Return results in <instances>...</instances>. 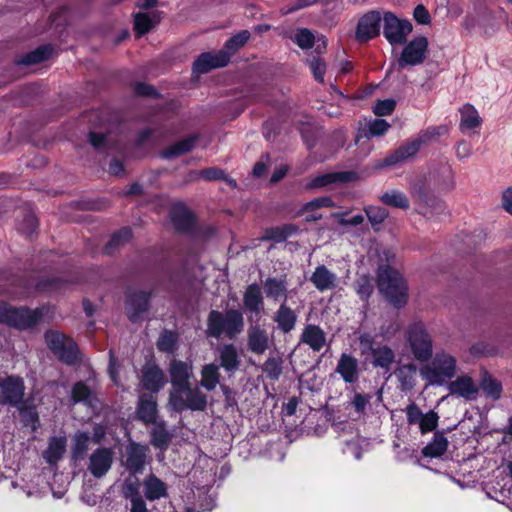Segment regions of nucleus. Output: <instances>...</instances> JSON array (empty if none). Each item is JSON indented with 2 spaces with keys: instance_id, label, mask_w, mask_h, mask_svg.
Instances as JSON below:
<instances>
[{
  "instance_id": "f257e3e1",
  "label": "nucleus",
  "mask_w": 512,
  "mask_h": 512,
  "mask_svg": "<svg viewBox=\"0 0 512 512\" xmlns=\"http://www.w3.org/2000/svg\"><path fill=\"white\" fill-rule=\"evenodd\" d=\"M377 285L381 294L395 308H402L408 301V286L402 275L390 267L382 265L377 270Z\"/></svg>"
},
{
  "instance_id": "f03ea898",
  "label": "nucleus",
  "mask_w": 512,
  "mask_h": 512,
  "mask_svg": "<svg viewBox=\"0 0 512 512\" xmlns=\"http://www.w3.org/2000/svg\"><path fill=\"white\" fill-rule=\"evenodd\" d=\"M424 363L419 372L427 385L442 386L457 374L456 358L444 350L436 352L429 361Z\"/></svg>"
},
{
  "instance_id": "7ed1b4c3",
  "label": "nucleus",
  "mask_w": 512,
  "mask_h": 512,
  "mask_svg": "<svg viewBox=\"0 0 512 512\" xmlns=\"http://www.w3.org/2000/svg\"><path fill=\"white\" fill-rule=\"evenodd\" d=\"M244 327L243 315L238 310H228L225 314L212 310L207 319V335L220 338L225 334L229 338L235 337Z\"/></svg>"
},
{
  "instance_id": "20e7f679",
  "label": "nucleus",
  "mask_w": 512,
  "mask_h": 512,
  "mask_svg": "<svg viewBox=\"0 0 512 512\" xmlns=\"http://www.w3.org/2000/svg\"><path fill=\"white\" fill-rule=\"evenodd\" d=\"M405 340L416 361L422 363L432 358L434 340L423 322L418 321L408 325Z\"/></svg>"
},
{
  "instance_id": "39448f33",
  "label": "nucleus",
  "mask_w": 512,
  "mask_h": 512,
  "mask_svg": "<svg viewBox=\"0 0 512 512\" xmlns=\"http://www.w3.org/2000/svg\"><path fill=\"white\" fill-rule=\"evenodd\" d=\"M169 405L176 412L204 411L208 405V398L198 386L190 384L178 390H170Z\"/></svg>"
},
{
  "instance_id": "423d86ee",
  "label": "nucleus",
  "mask_w": 512,
  "mask_h": 512,
  "mask_svg": "<svg viewBox=\"0 0 512 512\" xmlns=\"http://www.w3.org/2000/svg\"><path fill=\"white\" fill-rule=\"evenodd\" d=\"M436 135H439V131L436 128L422 132L418 138L401 145L398 149L387 155L385 158L377 161L375 167L377 169L393 167L401 162L406 161L418 152L423 143L432 139Z\"/></svg>"
},
{
  "instance_id": "0eeeda50",
  "label": "nucleus",
  "mask_w": 512,
  "mask_h": 512,
  "mask_svg": "<svg viewBox=\"0 0 512 512\" xmlns=\"http://www.w3.org/2000/svg\"><path fill=\"white\" fill-rule=\"evenodd\" d=\"M41 317L42 311L39 309L15 308L5 303L0 305V323L17 329L31 328L40 321Z\"/></svg>"
},
{
  "instance_id": "6e6552de",
  "label": "nucleus",
  "mask_w": 512,
  "mask_h": 512,
  "mask_svg": "<svg viewBox=\"0 0 512 512\" xmlns=\"http://www.w3.org/2000/svg\"><path fill=\"white\" fill-rule=\"evenodd\" d=\"M48 348L67 365H73L78 361V347L73 339L66 337L59 331L50 330L44 335Z\"/></svg>"
},
{
  "instance_id": "1a4fd4ad",
  "label": "nucleus",
  "mask_w": 512,
  "mask_h": 512,
  "mask_svg": "<svg viewBox=\"0 0 512 512\" xmlns=\"http://www.w3.org/2000/svg\"><path fill=\"white\" fill-rule=\"evenodd\" d=\"M24 395L23 378L16 375L2 376L0 374V405L19 407L23 403Z\"/></svg>"
},
{
  "instance_id": "9d476101",
  "label": "nucleus",
  "mask_w": 512,
  "mask_h": 512,
  "mask_svg": "<svg viewBox=\"0 0 512 512\" xmlns=\"http://www.w3.org/2000/svg\"><path fill=\"white\" fill-rule=\"evenodd\" d=\"M428 52V39L425 36H417L408 42L399 58L397 59V67L399 70L408 66H417L424 63Z\"/></svg>"
},
{
  "instance_id": "9b49d317",
  "label": "nucleus",
  "mask_w": 512,
  "mask_h": 512,
  "mask_svg": "<svg viewBox=\"0 0 512 512\" xmlns=\"http://www.w3.org/2000/svg\"><path fill=\"white\" fill-rule=\"evenodd\" d=\"M383 22V34L391 45H403L407 42V36L413 30L410 21L401 20L392 12H386L383 16Z\"/></svg>"
},
{
  "instance_id": "f8f14e48",
  "label": "nucleus",
  "mask_w": 512,
  "mask_h": 512,
  "mask_svg": "<svg viewBox=\"0 0 512 512\" xmlns=\"http://www.w3.org/2000/svg\"><path fill=\"white\" fill-rule=\"evenodd\" d=\"M263 289L265 296L275 303H288L295 295L296 289L288 288V280L286 275L280 277H267L263 281Z\"/></svg>"
},
{
  "instance_id": "ddd939ff",
  "label": "nucleus",
  "mask_w": 512,
  "mask_h": 512,
  "mask_svg": "<svg viewBox=\"0 0 512 512\" xmlns=\"http://www.w3.org/2000/svg\"><path fill=\"white\" fill-rule=\"evenodd\" d=\"M381 21V13L376 10L369 11L361 16L355 31L356 40L359 43H365L377 37L380 34Z\"/></svg>"
},
{
  "instance_id": "4468645a",
  "label": "nucleus",
  "mask_w": 512,
  "mask_h": 512,
  "mask_svg": "<svg viewBox=\"0 0 512 512\" xmlns=\"http://www.w3.org/2000/svg\"><path fill=\"white\" fill-rule=\"evenodd\" d=\"M140 384L152 393L159 392L167 382L164 371L154 361H147L140 370Z\"/></svg>"
},
{
  "instance_id": "2eb2a0df",
  "label": "nucleus",
  "mask_w": 512,
  "mask_h": 512,
  "mask_svg": "<svg viewBox=\"0 0 512 512\" xmlns=\"http://www.w3.org/2000/svg\"><path fill=\"white\" fill-rule=\"evenodd\" d=\"M412 195L417 202L424 205V214L427 216L432 217L441 215L446 210L445 202L437 197H434L431 193L430 187L424 183L415 185L412 189Z\"/></svg>"
},
{
  "instance_id": "dca6fc26",
  "label": "nucleus",
  "mask_w": 512,
  "mask_h": 512,
  "mask_svg": "<svg viewBox=\"0 0 512 512\" xmlns=\"http://www.w3.org/2000/svg\"><path fill=\"white\" fill-rule=\"evenodd\" d=\"M113 460L114 452L111 448L99 447L89 456L87 470L95 478H102L111 469Z\"/></svg>"
},
{
  "instance_id": "f3484780",
  "label": "nucleus",
  "mask_w": 512,
  "mask_h": 512,
  "mask_svg": "<svg viewBox=\"0 0 512 512\" xmlns=\"http://www.w3.org/2000/svg\"><path fill=\"white\" fill-rule=\"evenodd\" d=\"M171 390H178L192 384L194 378L193 364L191 361H182L178 359L171 360L168 368Z\"/></svg>"
},
{
  "instance_id": "a211bd4d",
  "label": "nucleus",
  "mask_w": 512,
  "mask_h": 512,
  "mask_svg": "<svg viewBox=\"0 0 512 512\" xmlns=\"http://www.w3.org/2000/svg\"><path fill=\"white\" fill-rule=\"evenodd\" d=\"M229 63V53L219 50L216 53L205 52L200 54L193 62V73L201 75L208 73L212 69L224 67Z\"/></svg>"
},
{
  "instance_id": "6ab92c4d",
  "label": "nucleus",
  "mask_w": 512,
  "mask_h": 512,
  "mask_svg": "<svg viewBox=\"0 0 512 512\" xmlns=\"http://www.w3.org/2000/svg\"><path fill=\"white\" fill-rule=\"evenodd\" d=\"M276 328L283 334H289L296 327L298 310L293 309L288 303L280 304L272 316Z\"/></svg>"
},
{
  "instance_id": "aec40b11",
  "label": "nucleus",
  "mask_w": 512,
  "mask_h": 512,
  "mask_svg": "<svg viewBox=\"0 0 512 512\" xmlns=\"http://www.w3.org/2000/svg\"><path fill=\"white\" fill-rule=\"evenodd\" d=\"M448 391L451 395L464 398L465 400H475L479 393L478 385L468 375L457 377L448 383Z\"/></svg>"
},
{
  "instance_id": "412c9836",
  "label": "nucleus",
  "mask_w": 512,
  "mask_h": 512,
  "mask_svg": "<svg viewBox=\"0 0 512 512\" xmlns=\"http://www.w3.org/2000/svg\"><path fill=\"white\" fill-rule=\"evenodd\" d=\"M300 343L306 344L314 352H319L327 345L326 333L317 325L307 324L300 335Z\"/></svg>"
},
{
  "instance_id": "4be33fe9",
  "label": "nucleus",
  "mask_w": 512,
  "mask_h": 512,
  "mask_svg": "<svg viewBox=\"0 0 512 512\" xmlns=\"http://www.w3.org/2000/svg\"><path fill=\"white\" fill-rule=\"evenodd\" d=\"M147 448L137 443H130L126 447L125 466L132 473L142 472L146 462Z\"/></svg>"
},
{
  "instance_id": "5701e85b",
  "label": "nucleus",
  "mask_w": 512,
  "mask_h": 512,
  "mask_svg": "<svg viewBox=\"0 0 512 512\" xmlns=\"http://www.w3.org/2000/svg\"><path fill=\"white\" fill-rule=\"evenodd\" d=\"M247 346L252 353L263 354L269 347L267 331L259 325L250 326L247 331Z\"/></svg>"
},
{
  "instance_id": "b1692460",
  "label": "nucleus",
  "mask_w": 512,
  "mask_h": 512,
  "mask_svg": "<svg viewBox=\"0 0 512 512\" xmlns=\"http://www.w3.org/2000/svg\"><path fill=\"white\" fill-rule=\"evenodd\" d=\"M417 365L413 362L399 365L394 374L399 383V389L402 392H408L415 388L417 384Z\"/></svg>"
},
{
  "instance_id": "393cba45",
  "label": "nucleus",
  "mask_w": 512,
  "mask_h": 512,
  "mask_svg": "<svg viewBox=\"0 0 512 512\" xmlns=\"http://www.w3.org/2000/svg\"><path fill=\"white\" fill-rule=\"evenodd\" d=\"M310 281L320 292L333 290L338 284L336 274L331 272L325 265H319L315 268L310 277Z\"/></svg>"
},
{
  "instance_id": "a878e982",
  "label": "nucleus",
  "mask_w": 512,
  "mask_h": 512,
  "mask_svg": "<svg viewBox=\"0 0 512 512\" xmlns=\"http://www.w3.org/2000/svg\"><path fill=\"white\" fill-rule=\"evenodd\" d=\"M358 180L355 171L332 172L315 177L308 185L309 188H320L334 183H348Z\"/></svg>"
},
{
  "instance_id": "bb28decb",
  "label": "nucleus",
  "mask_w": 512,
  "mask_h": 512,
  "mask_svg": "<svg viewBox=\"0 0 512 512\" xmlns=\"http://www.w3.org/2000/svg\"><path fill=\"white\" fill-rule=\"evenodd\" d=\"M219 368L233 374L240 367V359L237 348L233 344H224L217 349Z\"/></svg>"
},
{
  "instance_id": "cd10ccee",
  "label": "nucleus",
  "mask_w": 512,
  "mask_h": 512,
  "mask_svg": "<svg viewBox=\"0 0 512 512\" xmlns=\"http://www.w3.org/2000/svg\"><path fill=\"white\" fill-rule=\"evenodd\" d=\"M151 293L147 291H133L130 293L126 308L131 320L135 321L136 318L149 308Z\"/></svg>"
},
{
  "instance_id": "c85d7f7f",
  "label": "nucleus",
  "mask_w": 512,
  "mask_h": 512,
  "mask_svg": "<svg viewBox=\"0 0 512 512\" xmlns=\"http://www.w3.org/2000/svg\"><path fill=\"white\" fill-rule=\"evenodd\" d=\"M244 308L253 314L259 315L264 310V298L258 284L248 285L243 294Z\"/></svg>"
},
{
  "instance_id": "c756f323",
  "label": "nucleus",
  "mask_w": 512,
  "mask_h": 512,
  "mask_svg": "<svg viewBox=\"0 0 512 512\" xmlns=\"http://www.w3.org/2000/svg\"><path fill=\"white\" fill-rule=\"evenodd\" d=\"M174 228L179 232H189L193 227V215L183 204H175L169 213Z\"/></svg>"
},
{
  "instance_id": "7c9ffc66",
  "label": "nucleus",
  "mask_w": 512,
  "mask_h": 512,
  "mask_svg": "<svg viewBox=\"0 0 512 512\" xmlns=\"http://www.w3.org/2000/svg\"><path fill=\"white\" fill-rule=\"evenodd\" d=\"M336 372H338L346 383H354L358 380V361L350 354L343 353L338 361Z\"/></svg>"
},
{
  "instance_id": "2f4dec72",
  "label": "nucleus",
  "mask_w": 512,
  "mask_h": 512,
  "mask_svg": "<svg viewBox=\"0 0 512 512\" xmlns=\"http://www.w3.org/2000/svg\"><path fill=\"white\" fill-rule=\"evenodd\" d=\"M137 416L145 424L154 423L157 417V402L154 396L142 394L137 404Z\"/></svg>"
},
{
  "instance_id": "473e14b6",
  "label": "nucleus",
  "mask_w": 512,
  "mask_h": 512,
  "mask_svg": "<svg viewBox=\"0 0 512 512\" xmlns=\"http://www.w3.org/2000/svg\"><path fill=\"white\" fill-rule=\"evenodd\" d=\"M371 358V364L374 368H381L388 371L394 363L395 352L388 345L377 344L371 354Z\"/></svg>"
},
{
  "instance_id": "72a5a7b5",
  "label": "nucleus",
  "mask_w": 512,
  "mask_h": 512,
  "mask_svg": "<svg viewBox=\"0 0 512 512\" xmlns=\"http://www.w3.org/2000/svg\"><path fill=\"white\" fill-rule=\"evenodd\" d=\"M431 180L435 188L440 191H450L454 187V173L452 168L443 164L438 169L434 170L431 174Z\"/></svg>"
},
{
  "instance_id": "f704fd0d",
  "label": "nucleus",
  "mask_w": 512,
  "mask_h": 512,
  "mask_svg": "<svg viewBox=\"0 0 512 512\" xmlns=\"http://www.w3.org/2000/svg\"><path fill=\"white\" fill-rule=\"evenodd\" d=\"M143 488L145 497L151 501L167 495L166 484L153 474H150L144 479Z\"/></svg>"
},
{
  "instance_id": "c9c22d12",
  "label": "nucleus",
  "mask_w": 512,
  "mask_h": 512,
  "mask_svg": "<svg viewBox=\"0 0 512 512\" xmlns=\"http://www.w3.org/2000/svg\"><path fill=\"white\" fill-rule=\"evenodd\" d=\"M484 392L485 396L496 401L499 400L502 394V384L499 380L493 377L487 370L481 372V379L479 386Z\"/></svg>"
},
{
  "instance_id": "e433bc0d",
  "label": "nucleus",
  "mask_w": 512,
  "mask_h": 512,
  "mask_svg": "<svg viewBox=\"0 0 512 512\" xmlns=\"http://www.w3.org/2000/svg\"><path fill=\"white\" fill-rule=\"evenodd\" d=\"M65 437H52L49 440L47 449L43 452V457L49 464L58 462L66 451Z\"/></svg>"
},
{
  "instance_id": "4c0bfd02",
  "label": "nucleus",
  "mask_w": 512,
  "mask_h": 512,
  "mask_svg": "<svg viewBox=\"0 0 512 512\" xmlns=\"http://www.w3.org/2000/svg\"><path fill=\"white\" fill-rule=\"evenodd\" d=\"M448 448V440L443 432L437 431L434 433L433 439L423 449L422 455L424 457L436 458L442 456Z\"/></svg>"
},
{
  "instance_id": "58836bf2",
  "label": "nucleus",
  "mask_w": 512,
  "mask_h": 512,
  "mask_svg": "<svg viewBox=\"0 0 512 512\" xmlns=\"http://www.w3.org/2000/svg\"><path fill=\"white\" fill-rule=\"evenodd\" d=\"M200 385L207 391H212L220 382L219 366L215 363L205 364L201 371Z\"/></svg>"
},
{
  "instance_id": "ea45409f",
  "label": "nucleus",
  "mask_w": 512,
  "mask_h": 512,
  "mask_svg": "<svg viewBox=\"0 0 512 512\" xmlns=\"http://www.w3.org/2000/svg\"><path fill=\"white\" fill-rule=\"evenodd\" d=\"M159 22L160 15L157 12L137 13L134 17V29L139 35H144Z\"/></svg>"
},
{
  "instance_id": "a19ab883",
  "label": "nucleus",
  "mask_w": 512,
  "mask_h": 512,
  "mask_svg": "<svg viewBox=\"0 0 512 512\" xmlns=\"http://www.w3.org/2000/svg\"><path fill=\"white\" fill-rule=\"evenodd\" d=\"M379 200L387 206L407 210L410 207L409 199L399 190H388L379 196Z\"/></svg>"
},
{
  "instance_id": "79ce46f5",
  "label": "nucleus",
  "mask_w": 512,
  "mask_h": 512,
  "mask_svg": "<svg viewBox=\"0 0 512 512\" xmlns=\"http://www.w3.org/2000/svg\"><path fill=\"white\" fill-rule=\"evenodd\" d=\"M153 427L151 430L150 443L160 449H166L171 440V434L166 428V424L163 421L152 423Z\"/></svg>"
},
{
  "instance_id": "37998d69",
  "label": "nucleus",
  "mask_w": 512,
  "mask_h": 512,
  "mask_svg": "<svg viewBox=\"0 0 512 512\" xmlns=\"http://www.w3.org/2000/svg\"><path fill=\"white\" fill-rule=\"evenodd\" d=\"M197 139L198 136L196 135L188 137L186 139H182L174 143L170 147L166 148L165 150H163L161 155L163 158L169 159L185 154L194 148Z\"/></svg>"
},
{
  "instance_id": "c03bdc74",
  "label": "nucleus",
  "mask_w": 512,
  "mask_h": 512,
  "mask_svg": "<svg viewBox=\"0 0 512 512\" xmlns=\"http://www.w3.org/2000/svg\"><path fill=\"white\" fill-rule=\"evenodd\" d=\"M53 53V48L50 45L41 46L36 48L34 51L27 53L22 58L18 59L16 63L18 65H33L40 63L48 59Z\"/></svg>"
},
{
  "instance_id": "a18cd8bd",
  "label": "nucleus",
  "mask_w": 512,
  "mask_h": 512,
  "mask_svg": "<svg viewBox=\"0 0 512 512\" xmlns=\"http://www.w3.org/2000/svg\"><path fill=\"white\" fill-rule=\"evenodd\" d=\"M132 237L130 228H122L117 233L113 234L108 243L104 246L103 252L106 255H112L114 252L128 243Z\"/></svg>"
},
{
  "instance_id": "49530a36",
  "label": "nucleus",
  "mask_w": 512,
  "mask_h": 512,
  "mask_svg": "<svg viewBox=\"0 0 512 512\" xmlns=\"http://www.w3.org/2000/svg\"><path fill=\"white\" fill-rule=\"evenodd\" d=\"M283 358L279 355L269 356L262 364V372L270 380H278L283 371Z\"/></svg>"
},
{
  "instance_id": "de8ad7c7",
  "label": "nucleus",
  "mask_w": 512,
  "mask_h": 512,
  "mask_svg": "<svg viewBox=\"0 0 512 512\" xmlns=\"http://www.w3.org/2000/svg\"><path fill=\"white\" fill-rule=\"evenodd\" d=\"M93 399L92 391L84 382L80 381L73 385L70 398L73 404L84 402L88 405H92Z\"/></svg>"
},
{
  "instance_id": "09e8293b",
  "label": "nucleus",
  "mask_w": 512,
  "mask_h": 512,
  "mask_svg": "<svg viewBox=\"0 0 512 512\" xmlns=\"http://www.w3.org/2000/svg\"><path fill=\"white\" fill-rule=\"evenodd\" d=\"M461 122L460 126L466 129H473L478 127L481 124V118L478 115L476 109L470 105L466 104L461 109Z\"/></svg>"
},
{
  "instance_id": "8fccbe9b",
  "label": "nucleus",
  "mask_w": 512,
  "mask_h": 512,
  "mask_svg": "<svg viewBox=\"0 0 512 512\" xmlns=\"http://www.w3.org/2000/svg\"><path fill=\"white\" fill-rule=\"evenodd\" d=\"M90 436L86 432H78L74 436L72 446V458L74 460H80L84 457L88 450V443Z\"/></svg>"
},
{
  "instance_id": "3c124183",
  "label": "nucleus",
  "mask_w": 512,
  "mask_h": 512,
  "mask_svg": "<svg viewBox=\"0 0 512 512\" xmlns=\"http://www.w3.org/2000/svg\"><path fill=\"white\" fill-rule=\"evenodd\" d=\"M250 32L248 30H242L239 33L235 34L231 38H229L222 50L227 51L229 53V58L231 55L236 53L240 48H242L249 40Z\"/></svg>"
},
{
  "instance_id": "603ef678",
  "label": "nucleus",
  "mask_w": 512,
  "mask_h": 512,
  "mask_svg": "<svg viewBox=\"0 0 512 512\" xmlns=\"http://www.w3.org/2000/svg\"><path fill=\"white\" fill-rule=\"evenodd\" d=\"M157 349L161 352L174 353L177 348V335L169 330H164L157 342Z\"/></svg>"
},
{
  "instance_id": "864d4df0",
  "label": "nucleus",
  "mask_w": 512,
  "mask_h": 512,
  "mask_svg": "<svg viewBox=\"0 0 512 512\" xmlns=\"http://www.w3.org/2000/svg\"><path fill=\"white\" fill-rule=\"evenodd\" d=\"M366 216L375 230L387 219L389 212L379 206H368L365 209Z\"/></svg>"
},
{
  "instance_id": "5fc2aeb1",
  "label": "nucleus",
  "mask_w": 512,
  "mask_h": 512,
  "mask_svg": "<svg viewBox=\"0 0 512 512\" xmlns=\"http://www.w3.org/2000/svg\"><path fill=\"white\" fill-rule=\"evenodd\" d=\"M199 177L208 180H225L230 186L236 187L237 183L234 179H228L225 176L224 170L217 168V167H211L207 169H203L199 172Z\"/></svg>"
},
{
  "instance_id": "6e6d98bb",
  "label": "nucleus",
  "mask_w": 512,
  "mask_h": 512,
  "mask_svg": "<svg viewBox=\"0 0 512 512\" xmlns=\"http://www.w3.org/2000/svg\"><path fill=\"white\" fill-rule=\"evenodd\" d=\"M439 415L434 410H430L423 414L419 423V429L422 434L434 431L438 426Z\"/></svg>"
},
{
  "instance_id": "4d7b16f0",
  "label": "nucleus",
  "mask_w": 512,
  "mask_h": 512,
  "mask_svg": "<svg viewBox=\"0 0 512 512\" xmlns=\"http://www.w3.org/2000/svg\"><path fill=\"white\" fill-rule=\"evenodd\" d=\"M390 127V124L384 119H374L368 123L367 130H363L364 137L370 139L374 136L383 135Z\"/></svg>"
},
{
  "instance_id": "13d9d810",
  "label": "nucleus",
  "mask_w": 512,
  "mask_h": 512,
  "mask_svg": "<svg viewBox=\"0 0 512 512\" xmlns=\"http://www.w3.org/2000/svg\"><path fill=\"white\" fill-rule=\"evenodd\" d=\"M313 33L306 28L299 29L295 35V42L301 49H310L314 44Z\"/></svg>"
},
{
  "instance_id": "bf43d9fd",
  "label": "nucleus",
  "mask_w": 512,
  "mask_h": 512,
  "mask_svg": "<svg viewBox=\"0 0 512 512\" xmlns=\"http://www.w3.org/2000/svg\"><path fill=\"white\" fill-rule=\"evenodd\" d=\"M376 346L374 337L370 334L364 333L359 336V349L362 356H371Z\"/></svg>"
},
{
  "instance_id": "052dcab7",
  "label": "nucleus",
  "mask_w": 512,
  "mask_h": 512,
  "mask_svg": "<svg viewBox=\"0 0 512 512\" xmlns=\"http://www.w3.org/2000/svg\"><path fill=\"white\" fill-rule=\"evenodd\" d=\"M333 200L330 197H319L303 204L300 213L316 210L322 207H332Z\"/></svg>"
},
{
  "instance_id": "680f3d73",
  "label": "nucleus",
  "mask_w": 512,
  "mask_h": 512,
  "mask_svg": "<svg viewBox=\"0 0 512 512\" xmlns=\"http://www.w3.org/2000/svg\"><path fill=\"white\" fill-rule=\"evenodd\" d=\"M356 290H357L358 295L362 299H368L374 290L371 278L368 276H361L357 280V289Z\"/></svg>"
},
{
  "instance_id": "e2e57ef3",
  "label": "nucleus",
  "mask_w": 512,
  "mask_h": 512,
  "mask_svg": "<svg viewBox=\"0 0 512 512\" xmlns=\"http://www.w3.org/2000/svg\"><path fill=\"white\" fill-rule=\"evenodd\" d=\"M405 413L407 417V423L409 425H416L420 423L423 413L419 406L415 402H411L405 408Z\"/></svg>"
},
{
  "instance_id": "0e129e2a",
  "label": "nucleus",
  "mask_w": 512,
  "mask_h": 512,
  "mask_svg": "<svg viewBox=\"0 0 512 512\" xmlns=\"http://www.w3.org/2000/svg\"><path fill=\"white\" fill-rule=\"evenodd\" d=\"M308 63L315 79L322 83L324 81V74L326 71V65L323 60L318 57H313L308 60Z\"/></svg>"
},
{
  "instance_id": "69168bd1",
  "label": "nucleus",
  "mask_w": 512,
  "mask_h": 512,
  "mask_svg": "<svg viewBox=\"0 0 512 512\" xmlns=\"http://www.w3.org/2000/svg\"><path fill=\"white\" fill-rule=\"evenodd\" d=\"M123 494L131 502L135 501V499H142L139 495L137 479L128 478L125 480Z\"/></svg>"
},
{
  "instance_id": "338daca9",
  "label": "nucleus",
  "mask_w": 512,
  "mask_h": 512,
  "mask_svg": "<svg viewBox=\"0 0 512 512\" xmlns=\"http://www.w3.org/2000/svg\"><path fill=\"white\" fill-rule=\"evenodd\" d=\"M395 106L396 102L393 99L380 100L374 106L373 112L378 116L389 115L394 111Z\"/></svg>"
},
{
  "instance_id": "774afa93",
  "label": "nucleus",
  "mask_w": 512,
  "mask_h": 512,
  "mask_svg": "<svg viewBox=\"0 0 512 512\" xmlns=\"http://www.w3.org/2000/svg\"><path fill=\"white\" fill-rule=\"evenodd\" d=\"M371 396L368 394L356 393L351 400V405L359 415L365 413L367 405L370 403Z\"/></svg>"
}]
</instances>
